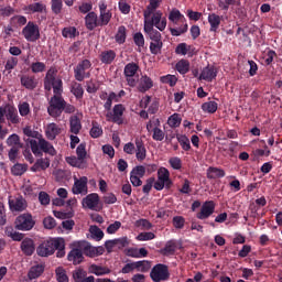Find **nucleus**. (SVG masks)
<instances>
[{
  "instance_id": "1",
  "label": "nucleus",
  "mask_w": 282,
  "mask_h": 282,
  "mask_svg": "<svg viewBox=\"0 0 282 282\" xmlns=\"http://www.w3.org/2000/svg\"><path fill=\"white\" fill-rule=\"evenodd\" d=\"M55 252L57 259H63V257H65V239L51 238L41 242L36 248V253L39 257H52V254Z\"/></svg>"
},
{
  "instance_id": "2",
  "label": "nucleus",
  "mask_w": 282,
  "mask_h": 282,
  "mask_svg": "<svg viewBox=\"0 0 282 282\" xmlns=\"http://www.w3.org/2000/svg\"><path fill=\"white\" fill-rule=\"evenodd\" d=\"M158 9H145L143 11L144 25L143 28H156L160 32L166 30V17H163L162 11H156Z\"/></svg>"
},
{
  "instance_id": "3",
  "label": "nucleus",
  "mask_w": 282,
  "mask_h": 282,
  "mask_svg": "<svg viewBox=\"0 0 282 282\" xmlns=\"http://www.w3.org/2000/svg\"><path fill=\"white\" fill-rule=\"evenodd\" d=\"M28 144L31 147V151L34 155H41V151L48 153V155H56V149L45 139H40L39 142L34 139H26Z\"/></svg>"
},
{
  "instance_id": "4",
  "label": "nucleus",
  "mask_w": 282,
  "mask_h": 282,
  "mask_svg": "<svg viewBox=\"0 0 282 282\" xmlns=\"http://www.w3.org/2000/svg\"><path fill=\"white\" fill-rule=\"evenodd\" d=\"M65 109V99L63 95H53L47 107V113L51 118H61Z\"/></svg>"
},
{
  "instance_id": "5",
  "label": "nucleus",
  "mask_w": 282,
  "mask_h": 282,
  "mask_svg": "<svg viewBox=\"0 0 282 282\" xmlns=\"http://www.w3.org/2000/svg\"><path fill=\"white\" fill-rule=\"evenodd\" d=\"M15 230H21L22 232H28L36 226V220L30 213H24L19 215L14 221Z\"/></svg>"
},
{
  "instance_id": "6",
  "label": "nucleus",
  "mask_w": 282,
  "mask_h": 282,
  "mask_svg": "<svg viewBox=\"0 0 282 282\" xmlns=\"http://www.w3.org/2000/svg\"><path fill=\"white\" fill-rule=\"evenodd\" d=\"M150 278L153 282L169 281L171 279L169 265L162 263L155 264L150 272Z\"/></svg>"
},
{
  "instance_id": "7",
  "label": "nucleus",
  "mask_w": 282,
  "mask_h": 282,
  "mask_svg": "<svg viewBox=\"0 0 282 282\" xmlns=\"http://www.w3.org/2000/svg\"><path fill=\"white\" fill-rule=\"evenodd\" d=\"M138 69L140 66L135 63H128L123 68V76L126 77L127 84L129 87H138Z\"/></svg>"
},
{
  "instance_id": "8",
  "label": "nucleus",
  "mask_w": 282,
  "mask_h": 282,
  "mask_svg": "<svg viewBox=\"0 0 282 282\" xmlns=\"http://www.w3.org/2000/svg\"><path fill=\"white\" fill-rule=\"evenodd\" d=\"M87 69H91V61L83 59L79 62L74 68L75 80L83 83L85 78H91V73L87 72Z\"/></svg>"
},
{
  "instance_id": "9",
  "label": "nucleus",
  "mask_w": 282,
  "mask_h": 282,
  "mask_svg": "<svg viewBox=\"0 0 282 282\" xmlns=\"http://www.w3.org/2000/svg\"><path fill=\"white\" fill-rule=\"evenodd\" d=\"M78 248H80L82 252L85 254V257H89L90 259H94L95 257H100L105 254V247H94L91 246V242L89 241H79Z\"/></svg>"
},
{
  "instance_id": "10",
  "label": "nucleus",
  "mask_w": 282,
  "mask_h": 282,
  "mask_svg": "<svg viewBox=\"0 0 282 282\" xmlns=\"http://www.w3.org/2000/svg\"><path fill=\"white\" fill-rule=\"evenodd\" d=\"M22 35L30 43H34L41 39V30L39 25L33 21H29L26 25L22 29Z\"/></svg>"
},
{
  "instance_id": "11",
  "label": "nucleus",
  "mask_w": 282,
  "mask_h": 282,
  "mask_svg": "<svg viewBox=\"0 0 282 282\" xmlns=\"http://www.w3.org/2000/svg\"><path fill=\"white\" fill-rule=\"evenodd\" d=\"M126 108L122 104H117L112 108V112H107L106 118L108 121L115 122L116 124H122L124 120L122 116H124Z\"/></svg>"
},
{
  "instance_id": "12",
  "label": "nucleus",
  "mask_w": 282,
  "mask_h": 282,
  "mask_svg": "<svg viewBox=\"0 0 282 282\" xmlns=\"http://www.w3.org/2000/svg\"><path fill=\"white\" fill-rule=\"evenodd\" d=\"M9 208L12 213H23L28 208V200L21 195L9 197Z\"/></svg>"
},
{
  "instance_id": "13",
  "label": "nucleus",
  "mask_w": 282,
  "mask_h": 282,
  "mask_svg": "<svg viewBox=\"0 0 282 282\" xmlns=\"http://www.w3.org/2000/svg\"><path fill=\"white\" fill-rule=\"evenodd\" d=\"M98 8H99V25H100V28H102L105 25H109V21H111V17H113V14L111 13L110 10L107 9V2H105V0L99 1Z\"/></svg>"
},
{
  "instance_id": "14",
  "label": "nucleus",
  "mask_w": 282,
  "mask_h": 282,
  "mask_svg": "<svg viewBox=\"0 0 282 282\" xmlns=\"http://www.w3.org/2000/svg\"><path fill=\"white\" fill-rule=\"evenodd\" d=\"M98 204H100V196L96 193L88 194L82 200V206L89 208V210H97Z\"/></svg>"
},
{
  "instance_id": "15",
  "label": "nucleus",
  "mask_w": 282,
  "mask_h": 282,
  "mask_svg": "<svg viewBox=\"0 0 282 282\" xmlns=\"http://www.w3.org/2000/svg\"><path fill=\"white\" fill-rule=\"evenodd\" d=\"M215 213V202L214 200H206L202 207L200 212L197 213V219H208Z\"/></svg>"
},
{
  "instance_id": "16",
  "label": "nucleus",
  "mask_w": 282,
  "mask_h": 282,
  "mask_svg": "<svg viewBox=\"0 0 282 282\" xmlns=\"http://www.w3.org/2000/svg\"><path fill=\"white\" fill-rule=\"evenodd\" d=\"M137 85V89L140 91V94H147L149 89L153 88V79H151V77L148 75H141V77H138Z\"/></svg>"
},
{
  "instance_id": "17",
  "label": "nucleus",
  "mask_w": 282,
  "mask_h": 282,
  "mask_svg": "<svg viewBox=\"0 0 282 282\" xmlns=\"http://www.w3.org/2000/svg\"><path fill=\"white\" fill-rule=\"evenodd\" d=\"M9 127L13 124H21V117H19V110L14 106L7 105V118Z\"/></svg>"
},
{
  "instance_id": "18",
  "label": "nucleus",
  "mask_w": 282,
  "mask_h": 282,
  "mask_svg": "<svg viewBox=\"0 0 282 282\" xmlns=\"http://www.w3.org/2000/svg\"><path fill=\"white\" fill-rule=\"evenodd\" d=\"M20 249L25 257H32L36 251V245H34V240L32 238H24L20 245Z\"/></svg>"
},
{
  "instance_id": "19",
  "label": "nucleus",
  "mask_w": 282,
  "mask_h": 282,
  "mask_svg": "<svg viewBox=\"0 0 282 282\" xmlns=\"http://www.w3.org/2000/svg\"><path fill=\"white\" fill-rule=\"evenodd\" d=\"M83 249H72L67 254V260L73 263V265H80L85 261V256H83Z\"/></svg>"
},
{
  "instance_id": "20",
  "label": "nucleus",
  "mask_w": 282,
  "mask_h": 282,
  "mask_svg": "<svg viewBox=\"0 0 282 282\" xmlns=\"http://www.w3.org/2000/svg\"><path fill=\"white\" fill-rule=\"evenodd\" d=\"M215 78H217V67L210 65L203 68L199 75V80H207V83H213Z\"/></svg>"
},
{
  "instance_id": "21",
  "label": "nucleus",
  "mask_w": 282,
  "mask_h": 282,
  "mask_svg": "<svg viewBox=\"0 0 282 282\" xmlns=\"http://www.w3.org/2000/svg\"><path fill=\"white\" fill-rule=\"evenodd\" d=\"M23 10L28 14H43V12H47V6L43 2H34L24 7Z\"/></svg>"
},
{
  "instance_id": "22",
  "label": "nucleus",
  "mask_w": 282,
  "mask_h": 282,
  "mask_svg": "<svg viewBox=\"0 0 282 282\" xmlns=\"http://www.w3.org/2000/svg\"><path fill=\"white\" fill-rule=\"evenodd\" d=\"M86 28L91 32L95 28H100V21L98 20V14L94 11L86 14L84 18Z\"/></svg>"
},
{
  "instance_id": "23",
  "label": "nucleus",
  "mask_w": 282,
  "mask_h": 282,
  "mask_svg": "<svg viewBox=\"0 0 282 282\" xmlns=\"http://www.w3.org/2000/svg\"><path fill=\"white\" fill-rule=\"evenodd\" d=\"M87 182H89L87 176H82L79 180L75 177V183L72 189L73 194L80 195L85 192L87 193Z\"/></svg>"
},
{
  "instance_id": "24",
  "label": "nucleus",
  "mask_w": 282,
  "mask_h": 282,
  "mask_svg": "<svg viewBox=\"0 0 282 282\" xmlns=\"http://www.w3.org/2000/svg\"><path fill=\"white\" fill-rule=\"evenodd\" d=\"M62 129L55 122L48 123L45 128V135L47 140H56L57 135H61Z\"/></svg>"
},
{
  "instance_id": "25",
  "label": "nucleus",
  "mask_w": 282,
  "mask_h": 282,
  "mask_svg": "<svg viewBox=\"0 0 282 282\" xmlns=\"http://www.w3.org/2000/svg\"><path fill=\"white\" fill-rule=\"evenodd\" d=\"M116 51L113 50H105L101 51L99 54V61L102 63V65H111L113 61H116Z\"/></svg>"
},
{
  "instance_id": "26",
  "label": "nucleus",
  "mask_w": 282,
  "mask_h": 282,
  "mask_svg": "<svg viewBox=\"0 0 282 282\" xmlns=\"http://www.w3.org/2000/svg\"><path fill=\"white\" fill-rule=\"evenodd\" d=\"M177 248H180L177 240H169L165 243V247L161 249V254H163L164 257H173V254L177 252Z\"/></svg>"
},
{
  "instance_id": "27",
  "label": "nucleus",
  "mask_w": 282,
  "mask_h": 282,
  "mask_svg": "<svg viewBox=\"0 0 282 282\" xmlns=\"http://www.w3.org/2000/svg\"><path fill=\"white\" fill-rule=\"evenodd\" d=\"M20 83L22 87H25V89H29L31 91L36 89V86L39 85V82H36V78L30 75H22L20 78Z\"/></svg>"
},
{
  "instance_id": "28",
  "label": "nucleus",
  "mask_w": 282,
  "mask_h": 282,
  "mask_svg": "<svg viewBox=\"0 0 282 282\" xmlns=\"http://www.w3.org/2000/svg\"><path fill=\"white\" fill-rule=\"evenodd\" d=\"M206 175L207 180H221V177H226V171L220 167L209 166Z\"/></svg>"
},
{
  "instance_id": "29",
  "label": "nucleus",
  "mask_w": 282,
  "mask_h": 282,
  "mask_svg": "<svg viewBox=\"0 0 282 282\" xmlns=\"http://www.w3.org/2000/svg\"><path fill=\"white\" fill-rule=\"evenodd\" d=\"M50 169V159L47 158H41L35 161L33 166H31V171L33 173H39L41 171H47Z\"/></svg>"
},
{
  "instance_id": "30",
  "label": "nucleus",
  "mask_w": 282,
  "mask_h": 282,
  "mask_svg": "<svg viewBox=\"0 0 282 282\" xmlns=\"http://www.w3.org/2000/svg\"><path fill=\"white\" fill-rule=\"evenodd\" d=\"M135 158L139 162H144L147 160V148L141 139H135Z\"/></svg>"
},
{
  "instance_id": "31",
  "label": "nucleus",
  "mask_w": 282,
  "mask_h": 282,
  "mask_svg": "<svg viewBox=\"0 0 282 282\" xmlns=\"http://www.w3.org/2000/svg\"><path fill=\"white\" fill-rule=\"evenodd\" d=\"M83 129V123L80 122V118L78 116L74 115L69 118V131L70 133H74V135H78L80 133V130Z\"/></svg>"
},
{
  "instance_id": "32",
  "label": "nucleus",
  "mask_w": 282,
  "mask_h": 282,
  "mask_svg": "<svg viewBox=\"0 0 282 282\" xmlns=\"http://www.w3.org/2000/svg\"><path fill=\"white\" fill-rule=\"evenodd\" d=\"M208 23L210 25L209 32H217L219 30V25H221V17L216 13H210L208 15Z\"/></svg>"
},
{
  "instance_id": "33",
  "label": "nucleus",
  "mask_w": 282,
  "mask_h": 282,
  "mask_svg": "<svg viewBox=\"0 0 282 282\" xmlns=\"http://www.w3.org/2000/svg\"><path fill=\"white\" fill-rule=\"evenodd\" d=\"M43 272H45V265L35 264V265L31 267V269L29 270L28 276H29L30 281H32L34 279H39V276H41L43 274Z\"/></svg>"
},
{
  "instance_id": "34",
  "label": "nucleus",
  "mask_w": 282,
  "mask_h": 282,
  "mask_svg": "<svg viewBox=\"0 0 282 282\" xmlns=\"http://www.w3.org/2000/svg\"><path fill=\"white\" fill-rule=\"evenodd\" d=\"M91 274L96 276H105V274H111V269L98 264H91L89 268Z\"/></svg>"
},
{
  "instance_id": "35",
  "label": "nucleus",
  "mask_w": 282,
  "mask_h": 282,
  "mask_svg": "<svg viewBox=\"0 0 282 282\" xmlns=\"http://www.w3.org/2000/svg\"><path fill=\"white\" fill-rule=\"evenodd\" d=\"M121 192L123 193V202H126V204L128 206H132L133 205V198L131 197V193H133V189L131 188V184L126 183L121 186Z\"/></svg>"
},
{
  "instance_id": "36",
  "label": "nucleus",
  "mask_w": 282,
  "mask_h": 282,
  "mask_svg": "<svg viewBox=\"0 0 282 282\" xmlns=\"http://www.w3.org/2000/svg\"><path fill=\"white\" fill-rule=\"evenodd\" d=\"M169 21H171V23H174V25H177L180 21L181 23H184V21H186V18H184V14H182L180 10L173 9L169 14Z\"/></svg>"
},
{
  "instance_id": "37",
  "label": "nucleus",
  "mask_w": 282,
  "mask_h": 282,
  "mask_svg": "<svg viewBox=\"0 0 282 282\" xmlns=\"http://www.w3.org/2000/svg\"><path fill=\"white\" fill-rule=\"evenodd\" d=\"M89 232L91 239H94L95 241H102V239L105 238V232L102 231V229H100V227L96 225H91L89 227Z\"/></svg>"
},
{
  "instance_id": "38",
  "label": "nucleus",
  "mask_w": 282,
  "mask_h": 282,
  "mask_svg": "<svg viewBox=\"0 0 282 282\" xmlns=\"http://www.w3.org/2000/svg\"><path fill=\"white\" fill-rule=\"evenodd\" d=\"M70 94H73L77 100H80L85 94V89H83V85L78 82H73L70 86Z\"/></svg>"
},
{
  "instance_id": "39",
  "label": "nucleus",
  "mask_w": 282,
  "mask_h": 282,
  "mask_svg": "<svg viewBox=\"0 0 282 282\" xmlns=\"http://www.w3.org/2000/svg\"><path fill=\"white\" fill-rule=\"evenodd\" d=\"M115 40L118 45H124V43L127 42V28L124 25L118 28Z\"/></svg>"
},
{
  "instance_id": "40",
  "label": "nucleus",
  "mask_w": 282,
  "mask_h": 282,
  "mask_svg": "<svg viewBox=\"0 0 282 282\" xmlns=\"http://www.w3.org/2000/svg\"><path fill=\"white\" fill-rule=\"evenodd\" d=\"M4 232L7 237H10L12 239V241H23L25 237L24 234L15 231L12 227H7Z\"/></svg>"
},
{
  "instance_id": "41",
  "label": "nucleus",
  "mask_w": 282,
  "mask_h": 282,
  "mask_svg": "<svg viewBox=\"0 0 282 282\" xmlns=\"http://www.w3.org/2000/svg\"><path fill=\"white\" fill-rule=\"evenodd\" d=\"M143 32L149 36L150 41H162V33L160 31L149 28V26H143Z\"/></svg>"
},
{
  "instance_id": "42",
  "label": "nucleus",
  "mask_w": 282,
  "mask_h": 282,
  "mask_svg": "<svg viewBox=\"0 0 282 282\" xmlns=\"http://www.w3.org/2000/svg\"><path fill=\"white\" fill-rule=\"evenodd\" d=\"M176 70L178 74H188L191 72V62L188 59H181L176 63Z\"/></svg>"
},
{
  "instance_id": "43",
  "label": "nucleus",
  "mask_w": 282,
  "mask_h": 282,
  "mask_svg": "<svg viewBox=\"0 0 282 282\" xmlns=\"http://www.w3.org/2000/svg\"><path fill=\"white\" fill-rule=\"evenodd\" d=\"M134 270L137 272H149L151 270V261L149 260H140L134 262Z\"/></svg>"
},
{
  "instance_id": "44",
  "label": "nucleus",
  "mask_w": 282,
  "mask_h": 282,
  "mask_svg": "<svg viewBox=\"0 0 282 282\" xmlns=\"http://www.w3.org/2000/svg\"><path fill=\"white\" fill-rule=\"evenodd\" d=\"M67 164L70 166H75L76 169H87V162H83L78 159V156H67L66 158Z\"/></svg>"
},
{
  "instance_id": "45",
  "label": "nucleus",
  "mask_w": 282,
  "mask_h": 282,
  "mask_svg": "<svg viewBox=\"0 0 282 282\" xmlns=\"http://www.w3.org/2000/svg\"><path fill=\"white\" fill-rule=\"evenodd\" d=\"M217 109H219V104L216 101H207L202 105L204 113H216Z\"/></svg>"
},
{
  "instance_id": "46",
  "label": "nucleus",
  "mask_w": 282,
  "mask_h": 282,
  "mask_svg": "<svg viewBox=\"0 0 282 282\" xmlns=\"http://www.w3.org/2000/svg\"><path fill=\"white\" fill-rule=\"evenodd\" d=\"M162 47H164V43L162 42V40L152 41V43H150V52L154 56H158V54H162Z\"/></svg>"
},
{
  "instance_id": "47",
  "label": "nucleus",
  "mask_w": 282,
  "mask_h": 282,
  "mask_svg": "<svg viewBox=\"0 0 282 282\" xmlns=\"http://www.w3.org/2000/svg\"><path fill=\"white\" fill-rule=\"evenodd\" d=\"M28 23V18H25L24 15H13L10 19V25H12L13 28H22V25H25Z\"/></svg>"
},
{
  "instance_id": "48",
  "label": "nucleus",
  "mask_w": 282,
  "mask_h": 282,
  "mask_svg": "<svg viewBox=\"0 0 282 282\" xmlns=\"http://www.w3.org/2000/svg\"><path fill=\"white\" fill-rule=\"evenodd\" d=\"M53 87H54V73L52 72V69H50L46 73V76L44 78V89L46 91H52Z\"/></svg>"
},
{
  "instance_id": "49",
  "label": "nucleus",
  "mask_w": 282,
  "mask_h": 282,
  "mask_svg": "<svg viewBox=\"0 0 282 282\" xmlns=\"http://www.w3.org/2000/svg\"><path fill=\"white\" fill-rule=\"evenodd\" d=\"M167 124L172 129H177V127L182 124V117L180 116V113H173L172 116H170L167 119Z\"/></svg>"
},
{
  "instance_id": "50",
  "label": "nucleus",
  "mask_w": 282,
  "mask_h": 282,
  "mask_svg": "<svg viewBox=\"0 0 282 282\" xmlns=\"http://www.w3.org/2000/svg\"><path fill=\"white\" fill-rule=\"evenodd\" d=\"M53 94L54 96H63V79L54 76L53 80Z\"/></svg>"
},
{
  "instance_id": "51",
  "label": "nucleus",
  "mask_w": 282,
  "mask_h": 282,
  "mask_svg": "<svg viewBox=\"0 0 282 282\" xmlns=\"http://www.w3.org/2000/svg\"><path fill=\"white\" fill-rule=\"evenodd\" d=\"M56 281L58 282H69V276H67V271L63 267H58L55 270Z\"/></svg>"
},
{
  "instance_id": "52",
  "label": "nucleus",
  "mask_w": 282,
  "mask_h": 282,
  "mask_svg": "<svg viewBox=\"0 0 282 282\" xmlns=\"http://www.w3.org/2000/svg\"><path fill=\"white\" fill-rule=\"evenodd\" d=\"M76 155H77V159H79L82 162H87L85 161L87 158V143H80L76 148Z\"/></svg>"
},
{
  "instance_id": "53",
  "label": "nucleus",
  "mask_w": 282,
  "mask_h": 282,
  "mask_svg": "<svg viewBox=\"0 0 282 282\" xmlns=\"http://www.w3.org/2000/svg\"><path fill=\"white\" fill-rule=\"evenodd\" d=\"M25 171H28V165L21 163H17L11 167L12 175H15L17 177L23 175Z\"/></svg>"
},
{
  "instance_id": "54",
  "label": "nucleus",
  "mask_w": 282,
  "mask_h": 282,
  "mask_svg": "<svg viewBox=\"0 0 282 282\" xmlns=\"http://www.w3.org/2000/svg\"><path fill=\"white\" fill-rule=\"evenodd\" d=\"M133 42L138 47V52H142V47H144V35L142 32H137L133 34Z\"/></svg>"
},
{
  "instance_id": "55",
  "label": "nucleus",
  "mask_w": 282,
  "mask_h": 282,
  "mask_svg": "<svg viewBox=\"0 0 282 282\" xmlns=\"http://www.w3.org/2000/svg\"><path fill=\"white\" fill-rule=\"evenodd\" d=\"M51 10L53 14H61L63 12V0H51Z\"/></svg>"
},
{
  "instance_id": "56",
  "label": "nucleus",
  "mask_w": 282,
  "mask_h": 282,
  "mask_svg": "<svg viewBox=\"0 0 282 282\" xmlns=\"http://www.w3.org/2000/svg\"><path fill=\"white\" fill-rule=\"evenodd\" d=\"M161 83L170 85V87H175V85H177V77L175 75L169 74L161 77Z\"/></svg>"
},
{
  "instance_id": "57",
  "label": "nucleus",
  "mask_w": 282,
  "mask_h": 282,
  "mask_svg": "<svg viewBox=\"0 0 282 282\" xmlns=\"http://www.w3.org/2000/svg\"><path fill=\"white\" fill-rule=\"evenodd\" d=\"M177 141L183 151H191V140L186 135H177Z\"/></svg>"
},
{
  "instance_id": "58",
  "label": "nucleus",
  "mask_w": 282,
  "mask_h": 282,
  "mask_svg": "<svg viewBox=\"0 0 282 282\" xmlns=\"http://www.w3.org/2000/svg\"><path fill=\"white\" fill-rule=\"evenodd\" d=\"M170 32L172 36H182V34H186V32H188V24L185 23L183 26H180L177 29L170 28Z\"/></svg>"
},
{
  "instance_id": "59",
  "label": "nucleus",
  "mask_w": 282,
  "mask_h": 282,
  "mask_svg": "<svg viewBox=\"0 0 282 282\" xmlns=\"http://www.w3.org/2000/svg\"><path fill=\"white\" fill-rule=\"evenodd\" d=\"M7 144L9 147H18L21 148V138H19V134L13 133L7 139Z\"/></svg>"
},
{
  "instance_id": "60",
  "label": "nucleus",
  "mask_w": 282,
  "mask_h": 282,
  "mask_svg": "<svg viewBox=\"0 0 282 282\" xmlns=\"http://www.w3.org/2000/svg\"><path fill=\"white\" fill-rule=\"evenodd\" d=\"M85 276H87V271H85V269H77L73 271V279L75 282H83Z\"/></svg>"
},
{
  "instance_id": "61",
  "label": "nucleus",
  "mask_w": 282,
  "mask_h": 282,
  "mask_svg": "<svg viewBox=\"0 0 282 282\" xmlns=\"http://www.w3.org/2000/svg\"><path fill=\"white\" fill-rule=\"evenodd\" d=\"M230 6H237V0H219L218 2V7L220 10H225V12H228Z\"/></svg>"
},
{
  "instance_id": "62",
  "label": "nucleus",
  "mask_w": 282,
  "mask_h": 282,
  "mask_svg": "<svg viewBox=\"0 0 282 282\" xmlns=\"http://www.w3.org/2000/svg\"><path fill=\"white\" fill-rule=\"evenodd\" d=\"M31 70L33 74H41L45 70V63L34 62L31 64Z\"/></svg>"
},
{
  "instance_id": "63",
  "label": "nucleus",
  "mask_w": 282,
  "mask_h": 282,
  "mask_svg": "<svg viewBox=\"0 0 282 282\" xmlns=\"http://www.w3.org/2000/svg\"><path fill=\"white\" fill-rule=\"evenodd\" d=\"M155 239V234L151 231L141 232L137 236V241H151Z\"/></svg>"
},
{
  "instance_id": "64",
  "label": "nucleus",
  "mask_w": 282,
  "mask_h": 282,
  "mask_svg": "<svg viewBox=\"0 0 282 282\" xmlns=\"http://www.w3.org/2000/svg\"><path fill=\"white\" fill-rule=\"evenodd\" d=\"M171 177V172H169V169L161 167L158 171V180H161V182H166Z\"/></svg>"
}]
</instances>
